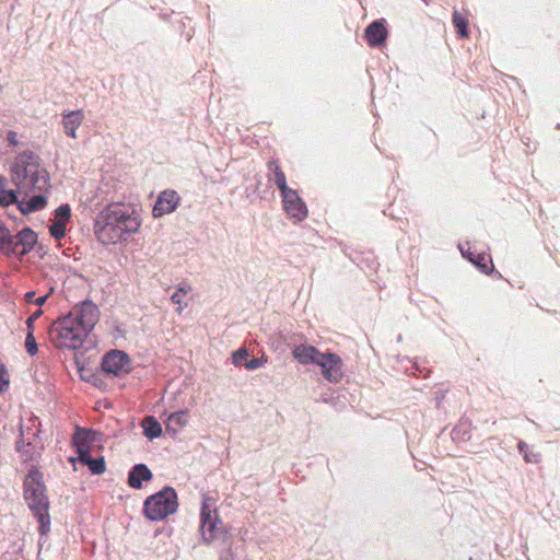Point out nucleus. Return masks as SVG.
Here are the masks:
<instances>
[{
	"mask_svg": "<svg viewBox=\"0 0 560 560\" xmlns=\"http://www.w3.org/2000/svg\"><path fill=\"white\" fill-rule=\"evenodd\" d=\"M100 319V310L91 300L75 304L67 315L52 322L49 340L59 350H79Z\"/></svg>",
	"mask_w": 560,
	"mask_h": 560,
	"instance_id": "1",
	"label": "nucleus"
},
{
	"mask_svg": "<svg viewBox=\"0 0 560 560\" xmlns=\"http://www.w3.org/2000/svg\"><path fill=\"white\" fill-rule=\"evenodd\" d=\"M11 173L18 190L32 194L26 199L28 210L43 209L47 205L50 184L49 174L42 165L40 158L32 151H23L15 158Z\"/></svg>",
	"mask_w": 560,
	"mask_h": 560,
	"instance_id": "2",
	"label": "nucleus"
},
{
	"mask_svg": "<svg viewBox=\"0 0 560 560\" xmlns=\"http://www.w3.org/2000/svg\"><path fill=\"white\" fill-rule=\"evenodd\" d=\"M140 226L137 212H100L95 220V234L103 244L125 241Z\"/></svg>",
	"mask_w": 560,
	"mask_h": 560,
	"instance_id": "3",
	"label": "nucleus"
},
{
	"mask_svg": "<svg viewBox=\"0 0 560 560\" xmlns=\"http://www.w3.org/2000/svg\"><path fill=\"white\" fill-rule=\"evenodd\" d=\"M24 499L33 515L39 523L38 532L45 536L50 530L49 501L43 475L37 470H31L24 480Z\"/></svg>",
	"mask_w": 560,
	"mask_h": 560,
	"instance_id": "4",
	"label": "nucleus"
},
{
	"mask_svg": "<svg viewBox=\"0 0 560 560\" xmlns=\"http://www.w3.org/2000/svg\"><path fill=\"white\" fill-rule=\"evenodd\" d=\"M199 532L202 541L207 545L217 541L224 542L229 534L219 516L217 500L210 495L202 498Z\"/></svg>",
	"mask_w": 560,
	"mask_h": 560,
	"instance_id": "5",
	"label": "nucleus"
},
{
	"mask_svg": "<svg viewBox=\"0 0 560 560\" xmlns=\"http://www.w3.org/2000/svg\"><path fill=\"white\" fill-rule=\"evenodd\" d=\"M177 493L172 487H164L148 497L143 503V513L150 521H162L177 511Z\"/></svg>",
	"mask_w": 560,
	"mask_h": 560,
	"instance_id": "6",
	"label": "nucleus"
},
{
	"mask_svg": "<svg viewBox=\"0 0 560 560\" xmlns=\"http://www.w3.org/2000/svg\"><path fill=\"white\" fill-rule=\"evenodd\" d=\"M37 243V234L30 228H24L16 234L10 235V252L5 253L8 257L22 258L28 254Z\"/></svg>",
	"mask_w": 560,
	"mask_h": 560,
	"instance_id": "7",
	"label": "nucleus"
},
{
	"mask_svg": "<svg viewBox=\"0 0 560 560\" xmlns=\"http://www.w3.org/2000/svg\"><path fill=\"white\" fill-rule=\"evenodd\" d=\"M32 194L27 191H16L15 189L9 188V180L4 176H0V207H9L12 205L16 206V210H28L26 199Z\"/></svg>",
	"mask_w": 560,
	"mask_h": 560,
	"instance_id": "8",
	"label": "nucleus"
},
{
	"mask_svg": "<svg viewBox=\"0 0 560 560\" xmlns=\"http://www.w3.org/2000/svg\"><path fill=\"white\" fill-rule=\"evenodd\" d=\"M316 365L322 369L323 376L330 383H338L343 376V364L338 354L330 352L322 353Z\"/></svg>",
	"mask_w": 560,
	"mask_h": 560,
	"instance_id": "9",
	"label": "nucleus"
},
{
	"mask_svg": "<svg viewBox=\"0 0 560 560\" xmlns=\"http://www.w3.org/2000/svg\"><path fill=\"white\" fill-rule=\"evenodd\" d=\"M130 359L121 350H110L102 360V369L107 374L119 375L129 371Z\"/></svg>",
	"mask_w": 560,
	"mask_h": 560,
	"instance_id": "10",
	"label": "nucleus"
},
{
	"mask_svg": "<svg viewBox=\"0 0 560 560\" xmlns=\"http://www.w3.org/2000/svg\"><path fill=\"white\" fill-rule=\"evenodd\" d=\"M387 35L384 20L373 21L364 31V37L371 47L382 46L386 42Z\"/></svg>",
	"mask_w": 560,
	"mask_h": 560,
	"instance_id": "11",
	"label": "nucleus"
},
{
	"mask_svg": "<svg viewBox=\"0 0 560 560\" xmlns=\"http://www.w3.org/2000/svg\"><path fill=\"white\" fill-rule=\"evenodd\" d=\"M62 119L61 124L63 127V131L68 137H71L73 139L77 138L75 131L81 126L84 114L83 110L77 109V110H65L62 113Z\"/></svg>",
	"mask_w": 560,
	"mask_h": 560,
	"instance_id": "12",
	"label": "nucleus"
},
{
	"mask_svg": "<svg viewBox=\"0 0 560 560\" xmlns=\"http://www.w3.org/2000/svg\"><path fill=\"white\" fill-rule=\"evenodd\" d=\"M322 353L314 346L307 345H299L292 351L293 358L303 365L316 364Z\"/></svg>",
	"mask_w": 560,
	"mask_h": 560,
	"instance_id": "13",
	"label": "nucleus"
},
{
	"mask_svg": "<svg viewBox=\"0 0 560 560\" xmlns=\"http://www.w3.org/2000/svg\"><path fill=\"white\" fill-rule=\"evenodd\" d=\"M152 477L153 475L145 464H136L128 472V486L132 489H142L143 481H149Z\"/></svg>",
	"mask_w": 560,
	"mask_h": 560,
	"instance_id": "14",
	"label": "nucleus"
},
{
	"mask_svg": "<svg viewBox=\"0 0 560 560\" xmlns=\"http://www.w3.org/2000/svg\"><path fill=\"white\" fill-rule=\"evenodd\" d=\"M94 441V432L86 429L77 428L72 443L77 450L78 457L90 452V445Z\"/></svg>",
	"mask_w": 560,
	"mask_h": 560,
	"instance_id": "15",
	"label": "nucleus"
},
{
	"mask_svg": "<svg viewBox=\"0 0 560 560\" xmlns=\"http://www.w3.org/2000/svg\"><path fill=\"white\" fill-rule=\"evenodd\" d=\"M179 200L180 197L175 190L166 189L158 196L152 210H176Z\"/></svg>",
	"mask_w": 560,
	"mask_h": 560,
	"instance_id": "16",
	"label": "nucleus"
},
{
	"mask_svg": "<svg viewBox=\"0 0 560 560\" xmlns=\"http://www.w3.org/2000/svg\"><path fill=\"white\" fill-rule=\"evenodd\" d=\"M71 218V212H56L48 226L49 234L55 240H61L66 235V228Z\"/></svg>",
	"mask_w": 560,
	"mask_h": 560,
	"instance_id": "17",
	"label": "nucleus"
},
{
	"mask_svg": "<svg viewBox=\"0 0 560 560\" xmlns=\"http://www.w3.org/2000/svg\"><path fill=\"white\" fill-rule=\"evenodd\" d=\"M16 450L21 454L23 462H33L39 455L42 446L34 444L32 441H24V432L21 430V439L16 442Z\"/></svg>",
	"mask_w": 560,
	"mask_h": 560,
	"instance_id": "18",
	"label": "nucleus"
},
{
	"mask_svg": "<svg viewBox=\"0 0 560 560\" xmlns=\"http://www.w3.org/2000/svg\"><path fill=\"white\" fill-rule=\"evenodd\" d=\"M188 423V410H179L170 413L166 421V430L168 433L176 435Z\"/></svg>",
	"mask_w": 560,
	"mask_h": 560,
	"instance_id": "19",
	"label": "nucleus"
},
{
	"mask_svg": "<svg viewBox=\"0 0 560 560\" xmlns=\"http://www.w3.org/2000/svg\"><path fill=\"white\" fill-rule=\"evenodd\" d=\"M283 200V210H307L305 203L298 192L291 188H287L281 192Z\"/></svg>",
	"mask_w": 560,
	"mask_h": 560,
	"instance_id": "20",
	"label": "nucleus"
},
{
	"mask_svg": "<svg viewBox=\"0 0 560 560\" xmlns=\"http://www.w3.org/2000/svg\"><path fill=\"white\" fill-rule=\"evenodd\" d=\"M80 463L86 465L93 475H102L106 470L105 459L103 456L93 458L89 453L78 457Z\"/></svg>",
	"mask_w": 560,
	"mask_h": 560,
	"instance_id": "21",
	"label": "nucleus"
},
{
	"mask_svg": "<svg viewBox=\"0 0 560 560\" xmlns=\"http://www.w3.org/2000/svg\"><path fill=\"white\" fill-rule=\"evenodd\" d=\"M191 290H192L191 285L188 282L183 281V282L178 283L175 292L171 295L172 303L177 305V308H176L177 313H182L183 310L185 307H187L188 304L183 302V298L186 294H188L189 292H191Z\"/></svg>",
	"mask_w": 560,
	"mask_h": 560,
	"instance_id": "22",
	"label": "nucleus"
},
{
	"mask_svg": "<svg viewBox=\"0 0 560 560\" xmlns=\"http://www.w3.org/2000/svg\"><path fill=\"white\" fill-rule=\"evenodd\" d=\"M142 428H143V434L149 440L158 439L162 434V427H161L160 422L153 416H148L144 418V420L142 422Z\"/></svg>",
	"mask_w": 560,
	"mask_h": 560,
	"instance_id": "23",
	"label": "nucleus"
},
{
	"mask_svg": "<svg viewBox=\"0 0 560 560\" xmlns=\"http://www.w3.org/2000/svg\"><path fill=\"white\" fill-rule=\"evenodd\" d=\"M471 264L486 275H490L494 270L491 256L486 252L477 253Z\"/></svg>",
	"mask_w": 560,
	"mask_h": 560,
	"instance_id": "24",
	"label": "nucleus"
},
{
	"mask_svg": "<svg viewBox=\"0 0 560 560\" xmlns=\"http://www.w3.org/2000/svg\"><path fill=\"white\" fill-rule=\"evenodd\" d=\"M452 22L456 28V33L460 38L468 37V21L467 19L459 13L457 10L453 12Z\"/></svg>",
	"mask_w": 560,
	"mask_h": 560,
	"instance_id": "25",
	"label": "nucleus"
},
{
	"mask_svg": "<svg viewBox=\"0 0 560 560\" xmlns=\"http://www.w3.org/2000/svg\"><path fill=\"white\" fill-rule=\"evenodd\" d=\"M269 170L273 173V179H275L277 187L279 188V190L281 192H284V190L289 187L287 185L285 175L282 172V170L280 168V166L278 165V163H276L275 161H271L269 163Z\"/></svg>",
	"mask_w": 560,
	"mask_h": 560,
	"instance_id": "26",
	"label": "nucleus"
},
{
	"mask_svg": "<svg viewBox=\"0 0 560 560\" xmlns=\"http://www.w3.org/2000/svg\"><path fill=\"white\" fill-rule=\"evenodd\" d=\"M10 231L5 226V224L0 221V253L5 255L7 252H10Z\"/></svg>",
	"mask_w": 560,
	"mask_h": 560,
	"instance_id": "27",
	"label": "nucleus"
},
{
	"mask_svg": "<svg viewBox=\"0 0 560 560\" xmlns=\"http://www.w3.org/2000/svg\"><path fill=\"white\" fill-rule=\"evenodd\" d=\"M220 560H247V558L243 551L234 550L232 547H229L220 553Z\"/></svg>",
	"mask_w": 560,
	"mask_h": 560,
	"instance_id": "28",
	"label": "nucleus"
},
{
	"mask_svg": "<svg viewBox=\"0 0 560 560\" xmlns=\"http://www.w3.org/2000/svg\"><path fill=\"white\" fill-rule=\"evenodd\" d=\"M25 348L28 354L35 355L38 351L37 342L34 336V331L27 330V335L25 338Z\"/></svg>",
	"mask_w": 560,
	"mask_h": 560,
	"instance_id": "29",
	"label": "nucleus"
},
{
	"mask_svg": "<svg viewBox=\"0 0 560 560\" xmlns=\"http://www.w3.org/2000/svg\"><path fill=\"white\" fill-rule=\"evenodd\" d=\"M458 248L464 258H466L470 262L474 261V259L476 258L477 252L475 249H472V246L470 245L469 242H467L465 244H458Z\"/></svg>",
	"mask_w": 560,
	"mask_h": 560,
	"instance_id": "30",
	"label": "nucleus"
},
{
	"mask_svg": "<svg viewBox=\"0 0 560 560\" xmlns=\"http://www.w3.org/2000/svg\"><path fill=\"white\" fill-rule=\"evenodd\" d=\"M248 357V352L245 348H240L232 354V362L234 365H242L243 361Z\"/></svg>",
	"mask_w": 560,
	"mask_h": 560,
	"instance_id": "31",
	"label": "nucleus"
},
{
	"mask_svg": "<svg viewBox=\"0 0 560 560\" xmlns=\"http://www.w3.org/2000/svg\"><path fill=\"white\" fill-rule=\"evenodd\" d=\"M266 362V359L264 358H253L244 363L245 368L248 371H254L260 366H262Z\"/></svg>",
	"mask_w": 560,
	"mask_h": 560,
	"instance_id": "32",
	"label": "nucleus"
},
{
	"mask_svg": "<svg viewBox=\"0 0 560 560\" xmlns=\"http://www.w3.org/2000/svg\"><path fill=\"white\" fill-rule=\"evenodd\" d=\"M9 386V375L2 364H0V394L3 393Z\"/></svg>",
	"mask_w": 560,
	"mask_h": 560,
	"instance_id": "33",
	"label": "nucleus"
},
{
	"mask_svg": "<svg viewBox=\"0 0 560 560\" xmlns=\"http://www.w3.org/2000/svg\"><path fill=\"white\" fill-rule=\"evenodd\" d=\"M523 458L526 463L538 464L540 462L541 455L538 452L529 450L528 452H525Z\"/></svg>",
	"mask_w": 560,
	"mask_h": 560,
	"instance_id": "34",
	"label": "nucleus"
},
{
	"mask_svg": "<svg viewBox=\"0 0 560 560\" xmlns=\"http://www.w3.org/2000/svg\"><path fill=\"white\" fill-rule=\"evenodd\" d=\"M43 314V311L39 308L37 311H35L27 319H26V327H27V330H32L34 331V323L36 322L37 318H39Z\"/></svg>",
	"mask_w": 560,
	"mask_h": 560,
	"instance_id": "35",
	"label": "nucleus"
},
{
	"mask_svg": "<svg viewBox=\"0 0 560 560\" xmlns=\"http://www.w3.org/2000/svg\"><path fill=\"white\" fill-rule=\"evenodd\" d=\"M7 141L9 142L10 145L16 147L19 144L18 133L15 131L10 130L7 133Z\"/></svg>",
	"mask_w": 560,
	"mask_h": 560,
	"instance_id": "36",
	"label": "nucleus"
},
{
	"mask_svg": "<svg viewBox=\"0 0 560 560\" xmlns=\"http://www.w3.org/2000/svg\"><path fill=\"white\" fill-rule=\"evenodd\" d=\"M517 448H518L520 453H522L523 455L525 454V452H528L530 450L529 445L527 443H525L524 441L518 442Z\"/></svg>",
	"mask_w": 560,
	"mask_h": 560,
	"instance_id": "37",
	"label": "nucleus"
},
{
	"mask_svg": "<svg viewBox=\"0 0 560 560\" xmlns=\"http://www.w3.org/2000/svg\"><path fill=\"white\" fill-rule=\"evenodd\" d=\"M35 291H27L25 294H24V300L27 302V303H34L35 301Z\"/></svg>",
	"mask_w": 560,
	"mask_h": 560,
	"instance_id": "38",
	"label": "nucleus"
},
{
	"mask_svg": "<svg viewBox=\"0 0 560 560\" xmlns=\"http://www.w3.org/2000/svg\"><path fill=\"white\" fill-rule=\"evenodd\" d=\"M308 212H293L292 217L295 221L301 222L307 217Z\"/></svg>",
	"mask_w": 560,
	"mask_h": 560,
	"instance_id": "39",
	"label": "nucleus"
},
{
	"mask_svg": "<svg viewBox=\"0 0 560 560\" xmlns=\"http://www.w3.org/2000/svg\"><path fill=\"white\" fill-rule=\"evenodd\" d=\"M47 299H48V294L42 295V296H39V298L35 299L34 304H36V305H38V306H42V305H44V304H45V302L47 301Z\"/></svg>",
	"mask_w": 560,
	"mask_h": 560,
	"instance_id": "40",
	"label": "nucleus"
},
{
	"mask_svg": "<svg viewBox=\"0 0 560 560\" xmlns=\"http://www.w3.org/2000/svg\"><path fill=\"white\" fill-rule=\"evenodd\" d=\"M55 210H63V211H67V210H71L70 209V206L68 203H62L60 205L58 208H56Z\"/></svg>",
	"mask_w": 560,
	"mask_h": 560,
	"instance_id": "41",
	"label": "nucleus"
},
{
	"mask_svg": "<svg viewBox=\"0 0 560 560\" xmlns=\"http://www.w3.org/2000/svg\"><path fill=\"white\" fill-rule=\"evenodd\" d=\"M165 212L159 211V212H152L154 218H161Z\"/></svg>",
	"mask_w": 560,
	"mask_h": 560,
	"instance_id": "42",
	"label": "nucleus"
},
{
	"mask_svg": "<svg viewBox=\"0 0 560 560\" xmlns=\"http://www.w3.org/2000/svg\"><path fill=\"white\" fill-rule=\"evenodd\" d=\"M458 430H459L458 428H456V429H454V430H453V435H454V436H456V435H457Z\"/></svg>",
	"mask_w": 560,
	"mask_h": 560,
	"instance_id": "43",
	"label": "nucleus"
}]
</instances>
